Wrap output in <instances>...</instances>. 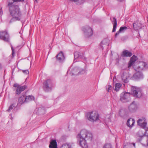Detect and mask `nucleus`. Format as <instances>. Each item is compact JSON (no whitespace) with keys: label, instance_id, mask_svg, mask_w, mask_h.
<instances>
[{"label":"nucleus","instance_id":"nucleus-1","mask_svg":"<svg viewBox=\"0 0 148 148\" xmlns=\"http://www.w3.org/2000/svg\"><path fill=\"white\" fill-rule=\"evenodd\" d=\"M78 141L82 148H88L87 141L90 142L92 139L91 133L85 129L82 130L77 136Z\"/></svg>","mask_w":148,"mask_h":148},{"label":"nucleus","instance_id":"nucleus-2","mask_svg":"<svg viewBox=\"0 0 148 148\" xmlns=\"http://www.w3.org/2000/svg\"><path fill=\"white\" fill-rule=\"evenodd\" d=\"M10 14L12 17L10 22L13 21H19L22 15L21 10L18 5H14L9 7Z\"/></svg>","mask_w":148,"mask_h":148},{"label":"nucleus","instance_id":"nucleus-3","mask_svg":"<svg viewBox=\"0 0 148 148\" xmlns=\"http://www.w3.org/2000/svg\"><path fill=\"white\" fill-rule=\"evenodd\" d=\"M147 64L144 62H140L137 67V69L136 70L138 71L135 73L132 77V79L133 80H138L142 79L144 77L143 74L139 71L143 70L144 68H147Z\"/></svg>","mask_w":148,"mask_h":148},{"label":"nucleus","instance_id":"nucleus-4","mask_svg":"<svg viewBox=\"0 0 148 148\" xmlns=\"http://www.w3.org/2000/svg\"><path fill=\"white\" fill-rule=\"evenodd\" d=\"M86 116L88 119L92 122L98 121L99 120V115L95 111L88 112Z\"/></svg>","mask_w":148,"mask_h":148},{"label":"nucleus","instance_id":"nucleus-5","mask_svg":"<svg viewBox=\"0 0 148 148\" xmlns=\"http://www.w3.org/2000/svg\"><path fill=\"white\" fill-rule=\"evenodd\" d=\"M137 123L138 125L145 129V135L147 137H148V127H146L147 123L145 119L142 118L141 119H139L137 121Z\"/></svg>","mask_w":148,"mask_h":148},{"label":"nucleus","instance_id":"nucleus-6","mask_svg":"<svg viewBox=\"0 0 148 148\" xmlns=\"http://www.w3.org/2000/svg\"><path fill=\"white\" fill-rule=\"evenodd\" d=\"M132 94L135 97L140 98L142 95V90L140 88L136 87H132Z\"/></svg>","mask_w":148,"mask_h":148},{"label":"nucleus","instance_id":"nucleus-7","mask_svg":"<svg viewBox=\"0 0 148 148\" xmlns=\"http://www.w3.org/2000/svg\"><path fill=\"white\" fill-rule=\"evenodd\" d=\"M74 60L75 62L78 61L80 59L86 60V58L84 56V54L82 53L76 51L74 53Z\"/></svg>","mask_w":148,"mask_h":148},{"label":"nucleus","instance_id":"nucleus-8","mask_svg":"<svg viewBox=\"0 0 148 148\" xmlns=\"http://www.w3.org/2000/svg\"><path fill=\"white\" fill-rule=\"evenodd\" d=\"M130 94L128 92H122L120 96V99L123 102H126L130 100Z\"/></svg>","mask_w":148,"mask_h":148},{"label":"nucleus","instance_id":"nucleus-9","mask_svg":"<svg viewBox=\"0 0 148 148\" xmlns=\"http://www.w3.org/2000/svg\"><path fill=\"white\" fill-rule=\"evenodd\" d=\"M85 35L86 37H89L91 36L93 34L92 29L88 26H86L82 28Z\"/></svg>","mask_w":148,"mask_h":148},{"label":"nucleus","instance_id":"nucleus-10","mask_svg":"<svg viewBox=\"0 0 148 148\" xmlns=\"http://www.w3.org/2000/svg\"><path fill=\"white\" fill-rule=\"evenodd\" d=\"M120 74L123 82L125 83H127L128 82V79L130 76L128 71H126V70H123L121 71Z\"/></svg>","mask_w":148,"mask_h":148},{"label":"nucleus","instance_id":"nucleus-11","mask_svg":"<svg viewBox=\"0 0 148 148\" xmlns=\"http://www.w3.org/2000/svg\"><path fill=\"white\" fill-rule=\"evenodd\" d=\"M43 88L46 92L50 90H51L52 83L50 79H48L43 83Z\"/></svg>","mask_w":148,"mask_h":148},{"label":"nucleus","instance_id":"nucleus-12","mask_svg":"<svg viewBox=\"0 0 148 148\" xmlns=\"http://www.w3.org/2000/svg\"><path fill=\"white\" fill-rule=\"evenodd\" d=\"M0 38L6 42H8L9 39V36L6 31L0 32Z\"/></svg>","mask_w":148,"mask_h":148},{"label":"nucleus","instance_id":"nucleus-13","mask_svg":"<svg viewBox=\"0 0 148 148\" xmlns=\"http://www.w3.org/2000/svg\"><path fill=\"white\" fill-rule=\"evenodd\" d=\"M109 40L107 38L104 39L101 42L100 46L103 50L104 48H107L109 45Z\"/></svg>","mask_w":148,"mask_h":148},{"label":"nucleus","instance_id":"nucleus-14","mask_svg":"<svg viewBox=\"0 0 148 148\" xmlns=\"http://www.w3.org/2000/svg\"><path fill=\"white\" fill-rule=\"evenodd\" d=\"M137 109V106L135 104L134 101L128 107L129 111L131 113L135 112Z\"/></svg>","mask_w":148,"mask_h":148},{"label":"nucleus","instance_id":"nucleus-15","mask_svg":"<svg viewBox=\"0 0 148 148\" xmlns=\"http://www.w3.org/2000/svg\"><path fill=\"white\" fill-rule=\"evenodd\" d=\"M18 105L19 106L21 105L25 102H26V95L25 93L22 94L18 99Z\"/></svg>","mask_w":148,"mask_h":148},{"label":"nucleus","instance_id":"nucleus-16","mask_svg":"<svg viewBox=\"0 0 148 148\" xmlns=\"http://www.w3.org/2000/svg\"><path fill=\"white\" fill-rule=\"evenodd\" d=\"M56 57L57 61L60 63L63 62L65 58L64 53L62 51L59 53L56 56Z\"/></svg>","mask_w":148,"mask_h":148},{"label":"nucleus","instance_id":"nucleus-17","mask_svg":"<svg viewBox=\"0 0 148 148\" xmlns=\"http://www.w3.org/2000/svg\"><path fill=\"white\" fill-rule=\"evenodd\" d=\"M26 87H27L26 86H18L16 88V94L17 95L20 94L22 91L25 90V89L26 88Z\"/></svg>","mask_w":148,"mask_h":148},{"label":"nucleus","instance_id":"nucleus-18","mask_svg":"<svg viewBox=\"0 0 148 148\" xmlns=\"http://www.w3.org/2000/svg\"><path fill=\"white\" fill-rule=\"evenodd\" d=\"M110 20L112 23L113 25V28L112 30V32H114L116 29L117 26V20L115 17H113V18H110Z\"/></svg>","mask_w":148,"mask_h":148},{"label":"nucleus","instance_id":"nucleus-19","mask_svg":"<svg viewBox=\"0 0 148 148\" xmlns=\"http://www.w3.org/2000/svg\"><path fill=\"white\" fill-rule=\"evenodd\" d=\"M132 55V53L127 50H123L121 54V56L123 57H131Z\"/></svg>","mask_w":148,"mask_h":148},{"label":"nucleus","instance_id":"nucleus-20","mask_svg":"<svg viewBox=\"0 0 148 148\" xmlns=\"http://www.w3.org/2000/svg\"><path fill=\"white\" fill-rule=\"evenodd\" d=\"M137 58L135 55H133L131 58L129 63L128 67L129 68L133 65L135 62L137 60Z\"/></svg>","mask_w":148,"mask_h":148},{"label":"nucleus","instance_id":"nucleus-21","mask_svg":"<svg viewBox=\"0 0 148 148\" xmlns=\"http://www.w3.org/2000/svg\"><path fill=\"white\" fill-rule=\"evenodd\" d=\"M133 27L136 30H137L142 27V25L138 21H136L133 24Z\"/></svg>","mask_w":148,"mask_h":148},{"label":"nucleus","instance_id":"nucleus-22","mask_svg":"<svg viewBox=\"0 0 148 148\" xmlns=\"http://www.w3.org/2000/svg\"><path fill=\"white\" fill-rule=\"evenodd\" d=\"M50 148H57V145L56 140H53L50 142L49 146Z\"/></svg>","mask_w":148,"mask_h":148},{"label":"nucleus","instance_id":"nucleus-23","mask_svg":"<svg viewBox=\"0 0 148 148\" xmlns=\"http://www.w3.org/2000/svg\"><path fill=\"white\" fill-rule=\"evenodd\" d=\"M71 71L73 75H77L79 74V69L77 67H75L72 69Z\"/></svg>","mask_w":148,"mask_h":148},{"label":"nucleus","instance_id":"nucleus-24","mask_svg":"<svg viewBox=\"0 0 148 148\" xmlns=\"http://www.w3.org/2000/svg\"><path fill=\"white\" fill-rule=\"evenodd\" d=\"M74 146L73 143H67L62 145L61 148H72V147Z\"/></svg>","mask_w":148,"mask_h":148},{"label":"nucleus","instance_id":"nucleus-25","mask_svg":"<svg viewBox=\"0 0 148 148\" xmlns=\"http://www.w3.org/2000/svg\"><path fill=\"white\" fill-rule=\"evenodd\" d=\"M26 102L34 100V97L32 95H29L27 96H26Z\"/></svg>","mask_w":148,"mask_h":148},{"label":"nucleus","instance_id":"nucleus-26","mask_svg":"<svg viewBox=\"0 0 148 148\" xmlns=\"http://www.w3.org/2000/svg\"><path fill=\"white\" fill-rule=\"evenodd\" d=\"M121 85L119 83H116L115 84V90L116 91H118L119 90L120 88L121 87Z\"/></svg>","mask_w":148,"mask_h":148},{"label":"nucleus","instance_id":"nucleus-27","mask_svg":"<svg viewBox=\"0 0 148 148\" xmlns=\"http://www.w3.org/2000/svg\"><path fill=\"white\" fill-rule=\"evenodd\" d=\"M127 28V27L126 26L121 27L119 29V32H121V33L123 32Z\"/></svg>","mask_w":148,"mask_h":148},{"label":"nucleus","instance_id":"nucleus-28","mask_svg":"<svg viewBox=\"0 0 148 148\" xmlns=\"http://www.w3.org/2000/svg\"><path fill=\"white\" fill-rule=\"evenodd\" d=\"M137 140L138 142L140 141L145 136V135H143L141 136H139L138 135H137Z\"/></svg>","mask_w":148,"mask_h":148},{"label":"nucleus","instance_id":"nucleus-29","mask_svg":"<svg viewBox=\"0 0 148 148\" xmlns=\"http://www.w3.org/2000/svg\"><path fill=\"white\" fill-rule=\"evenodd\" d=\"M112 88V87L110 85H108L107 86H106V89L108 92H110Z\"/></svg>","mask_w":148,"mask_h":148},{"label":"nucleus","instance_id":"nucleus-30","mask_svg":"<svg viewBox=\"0 0 148 148\" xmlns=\"http://www.w3.org/2000/svg\"><path fill=\"white\" fill-rule=\"evenodd\" d=\"M125 110H124L123 111V113H125V114L123 115L122 113L121 114V116L124 118H125L127 116V114H128V112H125Z\"/></svg>","mask_w":148,"mask_h":148},{"label":"nucleus","instance_id":"nucleus-31","mask_svg":"<svg viewBox=\"0 0 148 148\" xmlns=\"http://www.w3.org/2000/svg\"><path fill=\"white\" fill-rule=\"evenodd\" d=\"M103 148H112V146L110 144H107L104 146Z\"/></svg>","mask_w":148,"mask_h":148},{"label":"nucleus","instance_id":"nucleus-32","mask_svg":"<svg viewBox=\"0 0 148 148\" xmlns=\"http://www.w3.org/2000/svg\"><path fill=\"white\" fill-rule=\"evenodd\" d=\"M86 72V70L85 69H82L80 70L79 69V71L78 72L79 74H84Z\"/></svg>","mask_w":148,"mask_h":148},{"label":"nucleus","instance_id":"nucleus-33","mask_svg":"<svg viewBox=\"0 0 148 148\" xmlns=\"http://www.w3.org/2000/svg\"><path fill=\"white\" fill-rule=\"evenodd\" d=\"M22 71L25 74H27L29 73V71L27 70H22Z\"/></svg>","mask_w":148,"mask_h":148},{"label":"nucleus","instance_id":"nucleus-34","mask_svg":"<svg viewBox=\"0 0 148 148\" xmlns=\"http://www.w3.org/2000/svg\"><path fill=\"white\" fill-rule=\"evenodd\" d=\"M15 2L14 1H9L8 3V6L10 7V6L13 5H12L13 3Z\"/></svg>","mask_w":148,"mask_h":148},{"label":"nucleus","instance_id":"nucleus-35","mask_svg":"<svg viewBox=\"0 0 148 148\" xmlns=\"http://www.w3.org/2000/svg\"><path fill=\"white\" fill-rule=\"evenodd\" d=\"M13 105H12L10 106L9 108L7 110V111L9 112L12 110L13 108Z\"/></svg>","mask_w":148,"mask_h":148},{"label":"nucleus","instance_id":"nucleus-36","mask_svg":"<svg viewBox=\"0 0 148 148\" xmlns=\"http://www.w3.org/2000/svg\"><path fill=\"white\" fill-rule=\"evenodd\" d=\"M130 119H128L127 121V125L129 126V127H131V125H130Z\"/></svg>","mask_w":148,"mask_h":148},{"label":"nucleus","instance_id":"nucleus-37","mask_svg":"<svg viewBox=\"0 0 148 148\" xmlns=\"http://www.w3.org/2000/svg\"><path fill=\"white\" fill-rule=\"evenodd\" d=\"M121 33V32H119V30L117 31L116 33L115 34V37H117V36L119 34V33Z\"/></svg>","mask_w":148,"mask_h":148},{"label":"nucleus","instance_id":"nucleus-38","mask_svg":"<svg viewBox=\"0 0 148 148\" xmlns=\"http://www.w3.org/2000/svg\"><path fill=\"white\" fill-rule=\"evenodd\" d=\"M3 14V12L2 10V8L0 7V16H1Z\"/></svg>","mask_w":148,"mask_h":148},{"label":"nucleus","instance_id":"nucleus-39","mask_svg":"<svg viewBox=\"0 0 148 148\" xmlns=\"http://www.w3.org/2000/svg\"><path fill=\"white\" fill-rule=\"evenodd\" d=\"M11 48H12V56H13V55L14 54V49L12 47Z\"/></svg>","mask_w":148,"mask_h":148},{"label":"nucleus","instance_id":"nucleus-40","mask_svg":"<svg viewBox=\"0 0 148 148\" xmlns=\"http://www.w3.org/2000/svg\"><path fill=\"white\" fill-rule=\"evenodd\" d=\"M71 1L74 2H75L78 1L79 0H70Z\"/></svg>","mask_w":148,"mask_h":148},{"label":"nucleus","instance_id":"nucleus-41","mask_svg":"<svg viewBox=\"0 0 148 148\" xmlns=\"http://www.w3.org/2000/svg\"><path fill=\"white\" fill-rule=\"evenodd\" d=\"M147 145L148 146V137H146Z\"/></svg>","mask_w":148,"mask_h":148},{"label":"nucleus","instance_id":"nucleus-42","mask_svg":"<svg viewBox=\"0 0 148 148\" xmlns=\"http://www.w3.org/2000/svg\"><path fill=\"white\" fill-rule=\"evenodd\" d=\"M17 86V84H14V87H16Z\"/></svg>","mask_w":148,"mask_h":148},{"label":"nucleus","instance_id":"nucleus-43","mask_svg":"<svg viewBox=\"0 0 148 148\" xmlns=\"http://www.w3.org/2000/svg\"><path fill=\"white\" fill-rule=\"evenodd\" d=\"M133 146H134V147H135V143H134L133 144Z\"/></svg>","mask_w":148,"mask_h":148},{"label":"nucleus","instance_id":"nucleus-44","mask_svg":"<svg viewBox=\"0 0 148 148\" xmlns=\"http://www.w3.org/2000/svg\"><path fill=\"white\" fill-rule=\"evenodd\" d=\"M1 68V64H0V69Z\"/></svg>","mask_w":148,"mask_h":148},{"label":"nucleus","instance_id":"nucleus-45","mask_svg":"<svg viewBox=\"0 0 148 148\" xmlns=\"http://www.w3.org/2000/svg\"><path fill=\"white\" fill-rule=\"evenodd\" d=\"M126 146H124V147H123V148H126Z\"/></svg>","mask_w":148,"mask_h":148},{"label":"nucleus","instance_id":"nucleus-46","mask_svg":"<svg viewBox=\"0 0 148 148\" xmlns=\"http://www.w3.org/2000/svg\"><path fill=\"white\" fill-rule=\"evenodd\" d=\"M134 122H132V125H133L134 124Z\"/></svg>","mask_w":148,"mask_h":148},{"label":"nucleus","instance_id":"nucleus-47","mask_svg":"<svg viewBox=\"0 0 148 148\" xmlns=\"http://www.w3.org/2000/svg\"><path fill=\"white\" fill-rule=\"evenodd\" d=\"M35 1L37 2V0H35Z\"/></svg>","mask_w":148,"mask_h":148}]
</instances>
